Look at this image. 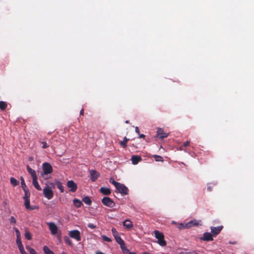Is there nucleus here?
<instances>
[{
	"label": "nucleus",
	"instance_id": "nucleus-1",
	"mask_svg": "<svg viewBox=\"0 0 254 254\" xmlns=\"http://www.w3.org/2000/svg\"><path fill=\"white\" fill-rule=\"evenodd\" d=\"M155 238L158 240V243L161 246H165L167 244L166 241L164 240V234L158 230L154 231Z\"/></svg>",
	"mask_w": 254,
	"mask_h": 254
},
{
	"label": "nucleus",
	"instance_id": "nucleus-2",
	"mask_svg": "<svg viewBox=\"0 0 254 254\" xmlns=\"http://www.w3.org/2000/svg\"><path fill=\"white\" fill-rule=\"evenodd\" d=\"M43 172L42 175L43 176L44 175H48L53 172V168L51 165L47 162H45L42 165Z\"/></svg>",
	"mask_w": 254,
	"mask_h": 254
},
{
	"label": "nucleus",
	"instance_id": "nucleus-3",
	"mask_svg": "<svg viewBox=\"0 0 254 254\" xmlns=\"http://www.w3.org/2000/svg\"><path fill=\"white\" fill-rule=\"evenodd\" d=\"M102 202L109 207H113L115 205L114 201L109 197H104L102 199Z\"/></svg>",
	"mask_w": 254,
	"mask_h": 254
},
{
	"label": "nucleus",
	"instance_id": "nucleus-4",
	"mask_svg": "<svg viewBox=\"0 0 254 254\" xmlns=\"http://www.w3.org/2000/svg\"><path fill=\"white\" fill-rule=\"evenodd\" d=\"M68 235L71 238L75 239L77 241L81 240L80 233L78 230H74L70 231Z\"/></svg>",
	"mask_w": 254,
	"mask_h": 254
},
{
	"label": "nucleus",
	"instance_id": "nucleus-5",
	"mask_svg": "<svg viewBox=\"0 0 254 254\" xmlns=\"http://www.w3.org/2000/svg\"><path fill=\"white\" fill-rule=\"evenodd\" d=\"M43 194L48 199H52L54 196L53 190L49 187H46L43 189Z\"/></svg>",
	"mask_w": 254,
	"mask_h": 254
},
{
	"label": "nucleus",
	"instance_id": "nucleus-6",
	"mask_svg": "<svg viewBox=\"0 0 254 254\" xmlns=\"http://www.w3.org/2000/svg\"><path fill=\"white\" fill-rule=\"evenodd\" d=\"M117 190L123 195H127L128 194V189L124 184L119 183L117 187L116 188Z\"/></svg>",
	"mask_w": 254,
	"mask_h": 254
},
{
	"label": "nucleus",
	"instance_id": "nucleus-7",
	"mask_svg": "<svg viewBox=\"0 0 254 254\" xmlns=\"http://www.w3.org/2000/svg\"><path fill=\"white\" fill-rule=\"evenodd\" d=\"M66 186L69 188V191L71 192H75L77 189V184L72 180L67 181Z\"/></svg>",
	"mask_w": 254,
	"mask_h": 254
},
{
	"label": "nucleus",
	"instance_id": "nucleus-8",
	"mask_svg": "<svg viewBox=\"0 0 254 254\" xmlns=\"http://www.w3.org/2000/svg\"><path fill=\"white\" fill-rule=\"evenodd\" d=\"M49 228L52 235H55L58 232V227L54 222H50L48 223Z\"/></svg>",
	"mask_w": 254,
	"mask_h": 254
},
{
	"label": "nucleus",
	"instance_id": "nucleus-9",
	"mask_svg": "<svg viewBox=\"0 0 254 254\" xmlns=\"http://www.w3.org/2000/svg\"><path fill=\"white\" fill-rule=\"evenodd\" d=\"M200 240L205 241H212L213 240L212 235L208 232L203 233V236L200 238Z\"/></svg>",
	"mask_w": 254,
	"mask_h": 254
},
{
	"label": "nucleus",
	"instance_id": "nucleus-10",
	"mask_svg": "<svg viewBox=\"0 0 254 254\" xmlns=\"http://www.w3.org/2000/svg\"><path fill=\"white\" fill-rule=\"evenodd\" d=\"M223 227L222 226L218 227H211V232L212 233V235L215 236L219 234L222 230Z\"/></svg>",
	"mask_w": 254,
	"mask_h": 254
},
{
	"label": "nucleus",
	"instance_id": "nucleus-11",
	"mask_svg": "<svg viewBox=\"0 0 254 254\" xmlns=\"http://www.w3.org/2000/svg\"><path fill=\"white\" fill-rule=\"evenodd\" d=\"M123 225L128 230H130L133 228L132 222L129 219H126L124 221Z\"/></svg>",
	"mask_w": 254,
	"mask_h": 254
},
{
	"label": "nucleus",
	"instance_id": "nucleus-12",
	"mask_svg": "<svg viewBox=\"0 0 254 254\" xmlns=\"http://www.w3.org/2000/svg\"><path fill=\"white\" fill-rule=\"evenodd\" d=\"M90 179L92 182H95L99 177V174L96 171L91 170L90 171Z\"/></svg>",
	"mask_w": 254,
	"mask_h": 254
},
{
	"label": "nucleus",
	"instance_id": "nucleus-13",
	"mask_svg": "<svg viewBox=\"0 0 254 254\" xmlns=\"http://www.w3.org/2000/svg\"><path fill=\"white\" fill-rule=\"evenodd\" d=\"M157 135L161 139H163L168 137L169 133L164 132L163 129L162 128H158L157 131Z\"/></svg>",
	"mask_w": 254,
	"mask_h": 254
},
{
	"label": "nucleus",
	"instance_id": "nucleus-14",
	"mask_svg": "<svg viewBox=\"0 0 254 254\" xmlns=\"http://www.w3.org/2000/svg\"><path fill=\"white\" fill-rule=\"evenodd\" d=\"M199 225L198 221L192 220L186 223V228H190L192 226H197Z\"/></svg>",
	"mask_w": 254,
	"mask_h": 254
},
{
	"label": "nucleus",
	"instance_id": "nucleus-15",
	"mask_svg": "<svg viewBox=\"0 0 254 254\" xmlns=\"http://www.w3.org/2000/svg\"><path fill=\"white\" fill-rule=\"evenodd\" d=\"M141 160V157L138 155H132L131 158V161L133 165L138 164Z\"/></svg>",
	"mask_w": 254,
	"mask_h": 254
},
{
	"label": "nucleus",
	"instance_id": "nucleus-16",
	"mask_svg": "<svg viewBox=\"0 0 254 254\" xmlns=\"http://www.w3.org/2000/svg\"><path fill=\"white\" fill-rule=\"evenodd\" d=\"M26 168L28 173L31 175L32 179L37 178L36 171L34 170L31 168L28 165H27Z\"/></svg>",
	"mask_w": 254,
	"mask_h": 254
},
{
	"label": "nucleus",
	"instance_id": "nucleus-17",
	"mask_svg": "<svg viewBox=\"0 0 254 254\" xmlns=\"http://www.w3.org/2000/svg\"><path fill=\"white\" fill-rule=\"evenodd\" d=\"M100 191L104 195H110L111 193V190L109 188H107L105 187H101L100 189Z\"/></svg>",
	"mask_w": 254,
	"mask_h": 254
},
{
	"label": "nucleus",
	"instance_id": "nucleus-18",
	"mask_svg": "<svg viewBox=\"0 0 254 254\" xmlns=\"http://www.w3.org/2000/svg\"><path fill=\"white\" fill-rule=\"evenodd\" d=\"M32 184L35 188L37 190H42L37 181V178L32 179Z\"/></svg>",
	"mask_w": 254,
	"mask_h": 254
},
{
	"label": "nucleus",
	"instance_id": "nucleus-19",
	"mask_svg": "<svg viewBox=\"0 0 254 254\" xmlns=\"http://www.w3.org/2000/svg\"><path fill=\"white\" fill-rule=\"evenodd\" d=\"M24 205L27 210H33L34 207H31L30 204V199H24Z\"/></svg>",
	"mask_w": 254,
	"mask_h": 254
},
{
	"label": "nucleus",
	"instance_id": "nucleus-20",
	"mask_svg": "<svg viewBox=\"0 0 254 254\" xmlns=\"http://www.w3.org/2000/svg\"><path fill=\"white\" fill-rule=\"evenodd\" d=\"M56 186L61 192H64V187L63 186L62 183L59 181H56Z\"/></svg>",
	"mask_w": 254,
	"mask_h": 254
},
{
	"label": "nucleus",
	"instance_id": "nucleus-21",
	"mask_svg": "<svg viewBox=\"0 0 254 254\" xmlns=\"http://www.w3.org/2000/svg\"><path fill=\"white\" fill-rule=\"evenodd\" d=\"M74 205L77 207H80L82 205V202L78 199L75 198L73 200Z\"/></svg>",
	"mask_w": 254,
	"mask_h": 254
},
{
	"label": "nucleus",
	"instance_id": "nucleus-22",
	"mask_svg": "<svg viewBox=\"0 0 254 254\" xmlns=\"http://www.w3.org/2000/svg\"><path fill=\"white\" fill-rule=\"evenodd\" d=\"M43 250L45 254H55L47 246H44Z\"/></svg>",
	"mask_w": 254,
	"mask_h": 254
},
{
	"label": "nucleus",
	"instance_id": "nucleus-23",
	"mask_svg": "<svg viewBox=\"0 0 254 254\" xmlns=\"http://www.w3.org/2000/svg\"><path fill=\"white\" fill-rule=\"evenodd\" d=\"M121 249H122L124 254H128L130 252L127 248L125 243L123 245H120Z\"/></svg>",
	"mask_w": 254,
	"mask_h": 254
},
{
	"label": "nucleus",
	"instance_id": "nucleus-24",
	"mask_svg": "<svg viewBox=\"0 0 254 254\" xmlns=\"http://www.w3.org/2000/svg\"><path fill=\"white\" fill-rule=\"evenodd\" d=\"M82 201L88 205H91L92 201L88 196H84L82 198Z\"/></svg>",
	"mask_w": 254,
	"mask_h": 254
},
{
	"label": "nucleus",
	"instance_id": "nucleus-25",
	"mask_svg": "<svg viewBox=\"0 0 254 254\" xmlns=\"http://www.w3.org/2000/svg\"><path fill=\"white\" fill-rule=\"evenodd\" d=\"M24 191V196H23L24 199H29L30 196V193L28 189L23 190Z\"/></svg>",
	"mask_w": 254,
	"mask_h": 254
},
{
	"label": "nucleus",
	"instance_id": "nucleus-26",
	"mask_svg": "<svg viewBox=\"0 0 254 254\" xmlns=\"http://www.w3.org/2000/svg\"><path fill=\"white\" fill-rule=\"evenodd\" d=\"M128 140L129 139L127 138V137H125L124 138V140L120 142V145H121L123 147H126L127 146V142L128 141Z\"/></svg>",
	"mask_w": 254,
	"mask_h": 254
},
{
	"label": "nucleus",
	"instance_id": "nucleus-27",
	"mask_svg": "<svg viewBox=\"0 0 254 254\" xmlns=\"http://www.w3.org/2000/svg\"><path fill=\"white\" fill-rule=\"evenodd\" d=\"M7 106V104L5 102L0 101V109L4 110Z\"/></svg>",
	"mask_w": 254,
	"mask_h": 254
},
{
	"label": "nucleus",
	"instance_id": "nucleus-28",
	"mask_svg": "<svg viewBox=\"0 0 254 254\" xmlns=\"http://www.w3.org/2000/svg\"><path fill=\"white\" fill-rule=\"evenodd\" d=\"M117 243L119 244L120 245H123V244L125 243L124 241L121 238L120 236H117L115 238Z\"/></svg>",
	"mask_w": 254,
	"mask_h": 254
},
{
	"label": "nucleus",
	"instance_id": "nucleus-29",
	"mask_svg": "<svg viewBox=\"0 0 254 254\" xmlns=\"http://www.w3.org/2000/svg\"><path fill=\"white\" fill-rule=\"evenodd\" d=\"M10 181L11 184L14 187L17 186L19 184V182L14 178L11 177Z\"/></svg>",
	"mask_w": 254,
	"mask_h": 254
},
{
	"label": "nucleus",
	"instance_id": "nucleus-30",
	"mask_svg": "<svg viewBox=\"0 0 254 254\" xmlns=\"http://www.w3.org/2000/svg\"><path fill=\"white\" fill-rule=\"evenodd\" d=\"M25 237L28 240H30L32 239V235L31 233L28 231L26 230L25 233Z\"/></svg>",
	"mask_w": 254,
	"mask_h": 254
},
{
	"label": "nucleus",
	"instance_id": "nucleus-31",
	"mask_svg": "<svg viewBox=\"0 0 254 254\" xmlns=\"http://www.w3.org/2000/svg\"><path fill=\"white\" fill-rule=\"evenodd\" d=\"M64 242L66 244H67L70 246H71L72 245V241L68 237H67V236L64 237Z\"/></svg>",
	"mask_w": 254,
	"mask_h": 254
},
{
	"label": "nucleus",
	"instance_id": "nucleus-32",
	"mask_svg": "<svg viewBox=\"0 0 254 254\" xmlns=\"http://www.w3.org/2000/svg\"><path fill=\"white\" fill-rule=\"evenodd\" d=\"M153 158H154L155 160L157 162H163L164 161L163 157L159 155H154L153 156Z\"/></svg>",
	"mask_w": 254,
	"mask_h": 254
},
{
	"label": "nucleus",
	"instance_id": "nucleus-33",
	"mask_svg": "<svg viewBox=\"0 0 254 254\" xmlns=\"http://www.w3.org/2000/svg\"><path fill=\"white\" fill-rule=\"evenodd\" d=\"M20 180H21V188L23 190L27 189V186L25 184V181L24 178L22 177H20Z\"/></svg>",
	"mask_w": 254,
	"mask_h": 254
},
{
	"label": "nucleus",
	"instance_id": "nucleus-34",
	"mask_svg": "<svg viewBox=\"0 0 254 254\" xmlns=\"http://www.w3.org/2000/svg\"><path fill=\"white\" fill-rule=\"evenodd\" d=\"M109 182L113 184L115 187V188L117 187V186L119 185V184L120 183L115 181V180L112 178L110 179Z\"/></svg>",
	"mask_w": 254,
	"mask_h": 254
},
{
	"label": "nucleus",
	"instance_id": "nucleus-35",
	"mask_svg": "<svg viewBox=\"0 0 254 254\" xmlns=\"http://www.w3.org/2000/svg\"><path fill=\"white\" fill-rule=\"evenodd\" d=\"M185 225H186V223H181L178 224L177 227L180 230L183 229H186L187 228H186Z\"/></svg>",
	"mask_w": 254,
	"mask_h": 254
},
{
	"label": "nucleus",
	"instance_id": "nucleus-36",
	"mask_svg": "<svg viewBox=\"0 0 254 254\" xmlns=\"http://www.w3.org/2000/svg\"><path fill=\"white\" fill-rule=\"evenodd\" d=\"M112 234L114 236V238H116L117 236H118V232H117V231L116 230L115 228H112Z\"/></svg>",
	"mask_w": 254,
	"mask_h": 254
},
{
	"label": "nucleus",
	"instance_id": "nucleus-37",
	"mask_svg": "<svg viewBox=\"0 0 254 254\" xmlns=\"http://www.w3.org/2000/svg\"><path fill=\"white\" fill-rule=\"evenodd\" d=\"M18 248L21 254H27V253L24 250V247L23 245Z\"/></svg>",
	"mask_w": 254,
	"mask_h": 254
},
{
	"label": "nucleus",
	"instance_id": "nucleus-38",
	"mask_svg": "<svg viewBox=\"0 0 254 254\" xmlns=\"http://www.w3.org/2000/svg\"><path fill=\"white\" fill-rule=\"evenodd\" d=\"M16 244L17 245L18 247L22 246L21 238H18L16 239Z\"/></svg>",
	"mask_w": 254,
	"mask_h": 254
},
{
	"label": "nucleus",
	"instance_id": "nucleus-39",
	"mask_svg": "<svg viewBox=\"0 0 254 254\" xmlns=\"http://www.w3.org/2000/svg\"><path fill=\"white\" fill-rule=\"evenodd\" d=\"M102 238L103 240L105 241H106L108 242H110L112 241V240L111 238H110L106 236H102Z\"/></svg>",
	"mask_w": 254,
	"mask_h": 254
},
{
	"label": "nucleus",
	"instance_id": "nucleus-40",
	"mask_svg": "<svg viewBox=\"0 0 254 254\" xmlns=\"http://www.w3.org/2000/svg\"><path fill=\"white\" fill-rule=\"evenodd\" d=\"M9 220L10 223L11 224H15L16 223V220L13 216H11L9 219Z\"/></svg>",
	"mask_w": 254,
	"mask_h": 254
},
{
	"label": "nucleus",
	"instance_id": "nucleus-41",
	"mask_svg": "<svg viewBox=\"0 0 254 254\" xmlns=\"http://www.w3.org/2000/svg\"><path fill=\"white\" fill-rule=\"evenodd\" d=\"M87 226L88 228L92 229H95L97 227V226L95 224H92V223L88 224Z\"/></svg>",
	"mask_w": 254,
	"mask_h": 254
},
{
	"label": "nucleus",
	"instance_id": "nucleus-42",
	"mask_svg": "<svg viewBox=\"0 0 254 254\" xmlns=\"http://www.w3.org/2000/svg\"><path fill=\"white\" fill-rule=\"evenodd\" d=\"M41 143L42 144V148H47L49 147V145L47 144V143L45 141H42Z\"/></svg>",
	"mask_w": 254,
	"mask_h": 254
},
{
	"label": "nucleus",
	"instance_id": "nucleus-43",
	"mask_svg": "<svg viewBox=\"0 0 254 254\" xmlns=\"http://www.w3.org/2000/svg\"><path fill=\"white\" fill-rule=\"evenodd\" d=\"M15 233H16L17 238H21L20 237V233L19 231L17 228H16L15 229Z\"/></svg>",
	"mask_w": 254,
	"mask_h": 254
},
{
	"label": "nucleus",
	"instance_id": "nucleus-44",
	"mask_svg": "<svg viewBox=\"0 0 254 254\" xmlns=\"http://www.w3.org/2000/svg\"><path fill=\"white\" fill-rule=\"evenodd\" d=\"M190 143V141H187L186 142H184V143H183V146L184 147H187V146L189 145Z\"/></svg>",
	"mask_w": 254,
	"mask_h": 254
},
{
	"label": "nucleus",
	"instance_id": "nucleus-45",
	"mask_svg": "<svg viewBox=\"0 0 254 254\" xmlns=\"http://www.w3.org/2000/svg\"><path fill=\"white\" fill-rule=\"evenodd\" d=\"M135 132L138 133V134H139V128L137 127H136L135 128Z\"/></svg>",
	"mask_w": 254,
	"mask_h": 254
},
{
	"label": "nucleus",
	"instance_id": "nucleus-46",
	"mask_svg": "<svg viewBox=\"0 0 254 254\" xmlns=\"http://www.w3.org/2000/svg\"><path fill=\"white\" fill-rule=\"evenodd\" d=\"M80 115L83 116L84 115V109H82L80 112Z\"/></svg>",
	"mask_w": 254,
	"mask_h": 254
},
{
	"label": "nucleus",
	"instance_id": "nucleus-47",
	"mask_svg": "<svg viewBox=\"0 0 254 254\" xmlns=\"http://www.w3.org/2000/svg\"><path fill=\"white\" fill-rule=\"evenodd\" d=\"M139 138H145V135L144 134H140V133H139Z\"/></svg>",
	"mask_w": 254,
	"mask_h": 254
},
{
	"label": "nucleus",
	"instance_id": "nucleus-48",
	"mask_svg": "<svg viewBox=\"0 0 254 254\" xmlns=\"http://www.w3.org/2000/svg\"><path fill=\"white\" fill-rule=\"evenodd\" d=\"M207 190L208 191H210L212 190V188L210 186H208L207 188Z\"/></svg>",
	"mask_w": 254,
	"mask_h": 254
},
{
	"label": "nucleus",
	"instance_id": "nucleus-49",
	"mask_svg": "<svg viewBox=\"0 0 254 254\" xmlns=\"http://www.w3.org/2000/svg\"><path fill=\"white\" fill-rule=\"evenodd\" d=\"M95 254H105L103 253L100 252V251H97L96 252Z\"/></svg>",
	"mask_w": 254,
	"mask_h": 254
},
{
	"label": "nucleus",
	"instance_id": "nucleus-50",
	"mask_svg": "<svg viewBox=\"0 0 254 254\" xmlns=\"http://www.w3.org/2000/svg\"><path fill=\"white\" fill-rule=\"evenodd\" d=\"M189 254H197L195 252H190L189 253Z\"/></svg>",
	"mask_w": 254,
	"mask_h": 254
},
{
	"label": "nucleus",
	"instance_id": "nucleus-51",
	"mask_svg": "<svg viewBox=\"0 0 254 254\" xmlns=\"http://www.w3.org/2000/svg\"><path fill=\"white\" fill-rule=\"evenodd\" d=\"M128 254H137L135 253L134 252H130Z\"/></svg>",
	"mask_w": 254,
	"mask_h": 254
},
{
	"label": "nucleus",
	"instance_id": "nucleus-52",
	"mask_svg": "<svg viewBox=\"0 0 254 254\" xmlns=\"http://www.w3.org/2000/svg\"><path fill=\"white\" fill-rule=\"evenodd\" d=\"M61 254H66L65 252H62V253H61Z\"/></svg>",
	"mask_w": 254,
	"mask_h": 254
},
{
	"label": "nucleus",
	"instance_id": "nucleus-53",
	"mask_svg": "<svg viewBox=\"0 0 254 254\" xmlns=\"http://www.w3.org/2000/svg\"><path fill=\"white\" fill-rule=\"evenodd\" d=\"M32 159H33V158H32V157H30V158H29V160H32Z\"/></svg>",
	"mask_w": 254,
	"mask_h": 254
}]
</instances>
